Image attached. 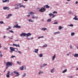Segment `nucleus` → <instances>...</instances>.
I'll list each match as a JSON object with an SVG mask.
<instances>
[{
    "label": "nucleus",
    "mask_w": 78,
    "mask_h": 78,
    "mask_svg": "<svg viewBox=\"0 0 78 78\" xmlns=\"http://www.w3.org/2000/svg\"><path fill=\"white\" fill-rule=\"evenodd\" d=\"M69 55H70V53H68V54H66V55H67V56H69Z\"/></svg>",
    "instance_id": "obj_59"
},
{
    "label": "nucleus",
    "mask_w": 78,
    "mask_h": 78,
    "mask_svg": "<svg viewBox=\"0 0 78 78\" xmlns=\"http://www.w3.org/2000/svg\"><path fill=\"white\" fill-rule=\"evenodd\" d=\"M6 76V77H7V78H9V74H7Z\"/></svg>",
    "instance_id": "obj_42"
},
{
    "label": "nucleus",
    "mask_w": 78,
    "mask_h": 78,
    "mask_svg": "<svg viewBox=\"0 0 78 78\" xmlns=\"http://www.w3.org/2000/svg\"><path fill=\"white\" fill-rule=\"evenodd\" d=\"M6 9H7V10H8V11L9 10V9H10V8H9V7L7 6V8Z\"/></svg>",
    "instance_id": "obj_32"
},
{
    "label": "nucleus",
    "mask_w": 78,
    "mask_h": 78,
    "mask_svg": "<svg viewBox=\"0 0 78 78\" xmlns=\"http://www.w3.org/2000/svg\"><path fill=\"white\" fill-rule=\"evenodd\" d=\"M62 27H61V26H59L58 27V29L59 30H61V29H62Z\"/></svg>",
    "instance_id": "obj_23"
},
{
    "label": "nucleus",
    "mask_w": 78,
    "mask_h": 78,
    "mask_svg": "<svg viewBox=\"0 0 78 78\" xmlns=\"http://www.w3.org/2000/svg\"><path fill=\"white\" fill-rule=\"evenodd\" d=\"M13 46H15V47H20V45H19V44H13Z\"/></svg>",
    "instance_id": "obj_14"
},
{
    "label": "nucleus",
    "mask_w": 78,
    "mask_h": 78,
    "mask_svg": "<svg viewBox=\"0 0 78 78\" xmlns=\"http://www.w3.org/2000/svg\"><path fill=\"white\" fill-rule=\"evenodd\" d=\"M9 0H2V3H5L6 2H8V3H9Z\"/></svg>",
    "instance_id": "obj_11"
},
{
    "label": "nucleus",
    "mask_w": 78,
    "mask_h": 78,
    "mask_svg": "<svg viewBox=\"0 0 78 78\" xmlns=\"http://www.w3.org/2000/svg\"><path fill=\"white\" fill-rule=\"evenodd\" d=\"M73 19L75 20H78V19L77 18V16H75L74 18H73Z\"/></svg>",
    "instance_id": "obj_19"
},
{
    "label": "nucleus",
    "mask_w": 78,
    "mask_h": 78,
    "mask_svg": "<svg viewBox=\"0 0 78 78\" xmlns=\"http://www.w3.org/2000/svg\"><path fill=\"white\" fill-rule=\"evenodd\" d=\"M38 49H35V51H34V52H35L36 53H37L38 52Z\"/></svg>",
    "instance_id": "obj_18"
},
{
    "label": "nucleus",
    "mask_w": 78,
    "mask_h": 78,
    "mask_svg": "<svg viewBox=\"0 0 78 78\" xmlns=\"http://www.w3.org/2000/svg\"><path fill=\"white\" fill-rule=\"evenodd\" d=\"M20 69L21 70H26V67L24 66H22L20 68Z\"/></svg>",
    "instance_id": "obj_6"
},
{
    "label": "nucleus",
    "mask_w": 78,
    "mask_h": 78,
    "mask_svg": "<svg viewBox=\"0 0 78 78\" xmlns=\"http://www.w3.org/2000/svg\"><path fill=\"white\" fill-rule=\"evenodd\" d=\"M12 27H8V28L9 29V30H11V29Z\"/></svg>",
    "instance_id": "obj_51"
},
{
    "label": "nucleus",
    "mask_w": 78,
    "mask_h": 78,
    "mask_svg": "<svg viewBox=\"0 0 78 78\" xmlns=\"http://www.w3.org/2000/svg\"><path fill=\"white\" fill-rule=\"evenodd\" d=\"M31 36V33H29L27 34H26L25 33H22L20 35V36L21 37H26V38L28 37L29 36Z\"/></svg>",
    "instance_id": "obj_1"
},
{
    "label": "nucleus",
    "mask_w": 78,
    "mask_h": 78,
    "mask_svg": "<svg viewBox=\"0 0 78 78\" xmlns=\"http://www.w3.org/2000/svg\"><path fill=\"white\" fill-rule=\"evenodd\" d=\"M75 34L74 32L71 33V36H74V35H75Z\"/></svg>",
    "instance_id": "obj_21"
},
{
    "label": "nucleus",
    "mask_w": 78,
    "mask_h": 78,
    "mask_svg": "<svg viewBox=\"0 0 78 78\" xmlns=\"http://www.w3.org/2000/svg\"><path fill=\"white\" fill-rule=\"evenodd\" d=\"M18 5H20H20H22V3H20L18 4Z\"/></svg>",
    "instance_id": "obj_61"
},
{
    "label": "nucleus",
    "mask_w": 78,
    "mask_h": 78,
    "mask_svg": "<svg viewBox=\"0 0 78 78\" xmlns=\"http://www.w3.org/2000/svg\"><path fill=\"white\" fill-rule=\"evenodd\" d=\"M55 16H53L52 17V18H53V17H55Z\"/></svg>",
    "instance_id": "obj_63"
},
{
    "label": "nucleus",
    "mask_w": 78,
    "mask_h": 78,
    "mask_svg": "<svg viewBox=\"0 0 78 78\" xmlns=\"http://www.w3.org/2000/svg\"><path fill=\"white\" fill-rule=\"evenodd\" d=\"M25 8V5H20V8Z\"/></svg>",
    "instance_id": "obj_22"
},
{
    "label": "nucleus",
    "mask_w": 78,
    "mask_h": 78,
    "mask_svg": "<svg viewBox=\"0 0 78 78\" xmlns=\"http://www.w3.org/2000/svg\"><path fill=\"white\" fill-rule=\"evenodd\" d=\"M5 37H6V36H4L3 38H4V39H5Z\"/></svg>",
    "instance_id": "obj_64"
},
{
    "label": "nucleus",
    "mask_w": 78,
    "mask_h": 78,
    "mask_svg": "<svg viewBox=\"0 0 78 78\" xmlns=\"http://www.w3.org/2000/svg\"><path fill=\"white\" fill-rule=\"evenodd\" d=\"M6 30H9V28H7L6 29Z\"/></svg>",
    "instance_id": "obj_62"
},
{
    "label": "nucleus",
    "mask_w": 78,
    "mask_h": 78,
    "mask_svg": "<svg viewBox=\"0 0 78 78\" xmlns=\"http://www.w3.org/2000/svg\"><path fill=\"white\" fill-rule=\"evenodd\" d=\"M43 65L44 66H46L47 65V64L46 63H44Z\"/></svg>",
    "instance_id": "obj_45"
},
{
    "label": "nucleus",
    "mask_w": 78,
    "mask_h": 78,
    "mask_svg": "<svg viewBox=\"0 0 78 78\" xmlns=\"http://www.w3.org/2000/svg\"><path fill=\"white\" fill-rule=\"evenodd\" d=\"M68 26H69L70 27H73V24H70V25H68Z\"/></svg>",
    "instance_id": "obj_39"
},
{
    "label": "nucleus",
    "mask_w": 78,
    "mask_h": 78,
    "mask_svg": "<svg viewBox=\"0 0 78 78\" xmlns=\"http://www.w3.org/2000/svg\"><path fill=\"white\" fill-rule=\"evenodd\" d=\"M28 14H30V16H32L31 18L33 19H34L35 18H36V19H37L38 18V17L37 16H35L34 15V12H29L28 13Z\"/></svg>",
    "instance_id": "obj_3"
},
{
    "label": "nucleus",
    "mask_w": 78,
    "mask_h": 78,
    "mask_svg": "<svg viewBox=\"0 0 78 78\" xmlns=\"http://www.w3.org/2000/svg\"><path fill=\"white\" fill-rule=\"evenodd\" d=\"M47 47V44H44L42 46V47Z\"/></svg>",
    "instance_id": "obj_25"
},
{
    "label": "nucleus",
    "mask_w": 78,
    "mask_h": 78,
    "mask_svg": "<svg viewBox=\"0 0 78 78\" xmlns=\"http://www.w3.org/2000/svg\"><path fill=\"white\" fill-rule=\"evenodd\" d=\"M14 64L12 63L11 62H6L5 66H6V68L8 69L9 67H11L12 66H14Z\"/></svg>",
    "instance_id": "obj_2"
},
{
    "label": "nucleus",
    "mask_w": 78,
    "mask_h": 78,
    "mask_svg": "<svg viewBox=\"0 0 78 78\" xmlns=\"http://www.w3.org/2000/svg\"><path fill=\"white\" fill-rule=\"evenodd\" d=\"M55 71V68H52L51 70V73H54Z\"/></svg>",
    "instance_id": "obj_9"
},
{
    "label": "nucleus",
    "mask_w": 78,
    "mask_h": 78,
    "mask_svg": "<svg viewBox=\"0 0 78 78\" xmlns=\"http://www.w3.org/2000/svg\"><path fill=\"white\" fill-rule=\"evenodd\" d=\"M9 16L6 17V19H9Z\"/></svg>",
    "instance_id": "obj_54"
},
{
    "label": "nucleus",
    "mask_w": 78,
    "mask_h": 78,
    "mask_svg": "<svg viewBox=\"0 0 78 78\" xmlns=\"http://www.w3.org/2000/svg\"><path fill=\"white\" fill-rule=\"evenodd\" d=\"M75 3H76V4H78V1H76V2Z\"/></svg>",
    "instance_id": "obj_60"
},
{
    "label": "nucleus",
    "mask_w": 78,
    "mask_h": 78,
    "mask_svg": "<svg viewBox=\"0 0 78 78\" xmlns=\"http://www.w3.org/2000/svg\"><path fill=\"white\" fill-rule=\"evenodd\" d=\"M43 56V54H40L39 55V57L40 58H42V56Z\"/></svg>",
    "instance_id": "obj_27"
},
{
    "label": "nucleus",
    "mask_w": 78,
    "mask_h": 78,
    "mask_svg": "<svg viewBox=\"0 0 78 78\" xmlns=\"http://www.w3.org/2000/svg\"><path fill=\"white\" fill-rule=\"evenodd\" d=\"M53 24H58V21L55 22L53 23Z\"/></svg>",
    "instance_id": "obj_47"
},
{
    "label": "nucleus",
    "mask_w": 78,
    "mask_h": 78,
    "mask_svg": "<svg viewBox=\"0 0 78 78\" xmlns=\"http://www.w3.org/2000/svg\"><path fill=\"white\" fill-rule=\"evenodd\" d=\"M21 27L20 26H19L18 24H16L13 27V28H20Z\"/></svg>",
    "instance_id": "obj_8"
},
{
    "label": "nucleus",
    "mask_w": 78,
    "mask_h": 78,
    "mask_svg": "<svg viewBox=\"0 0 78 78\" xmlns=\"http://www.w3.org/2000/svg\"><path fill=\"white\" fill-rule=\"evenodd\" d=\"M60 34V32H56L54 33V35H56V34Z\"/></svg>",
    "instance_id": "obj_13"
},
{
    "label": "nucleus",
    "mask_w": 78,
    "mask_h": 78,
    "mask_svg": "<svg viewBox=\"0 0 78 78\" xmlns=\"http://www.w3.org/2000/svg\"><path fill=\"white\" fill-rule=\"evenodd\" d=\"M4 48L5 49V50H7V48L5 47H4Z\"/></svg>",
    "instance_id": "obj_56"
},
{
    "label": "nucleus",
    "mask_w": 78,
    "mask_h": 78,
    "mask_svg": "<svg viewBox=\"0 0 78 78\" xmlns=\"http://www.w3.org/2000/svg\"><path fill=\"white\" fill-rule=\"evenodd\" d=\"M68 13L69 14H73L72 12L71 11H69Z\"/></svg>",
    "instance_id": "obj_34"
},
{
    "label": "nucleus",
    "mask_w": 78,
    "mask_h": 78,
    "mask_svg": "<svg viewBox=\"0 0 78 78\" xmlns=\"http://www.w3.org/2000/svg\"><path fill=\"white\" fill-rule=\"evenodd\" d=\"M0 23H1V24H4L5 23L3 22V21H0Z\"/></svg>",
    "instance_id": "obj_31"
},
{
    "label": "nucleus",
    "mask_w": 78,
    "mask_h": 78,
    "mask_svg": "<svg viewBox=\"0 0 78 78\" xmlns=\"http://www.w3.org/2000/svg\"><path fill=\"white\" fill-rule=\"evenodd\" d=\"M7 7V6H5L3 7V9H4L5 10V9H6Z\"/></svg>",
    "instance_id": "obj_40"
},
{
    "label": "nucleus",
    "mask_w": 78,
    "mask_h": 78,
    "mask_svg": "<svg viewBox=\"0 0 78 78\" xmlns=\"http://www.w3.org/2000/svg\"><path fill=\"white\" fill-rule=\"evenodd\" d=\"M44 73V72L42 71H41V70H39V72L38 73V75H41V74H43Z\"/></svg>",
    "instance_id": "obj_10"
},
{
    "label": "nucleus",
    "mask_w": 78,
    "mask_h": 78,
    "mask_svg": "<svg viewBox=\"0 0 78 78\" xmlns=\"http://www.w3.org/2000/svg\"><path fill=\"white\" fill-rule=\"evenodd\" d=\"M10 50H13L15 51H18V49L17 48H14L12 47H10Z\"/></svg>",
    "instance_id": "obj_4"
},
{
    "label": "nucleus",
    "mask_w": 78,
    "mask_h": 78,
    "mask_svg": "<svg viewBox=\"0 0 78 78\" xmlns=\"http://www.w3.org/2000/svg\"><path fill=\"white\" fill-rule=\"evenodd\" d=\"M44 8H50V6H48V5H47L44 6Z\"/></svg>",
    "instance_id": "obj_12"
},
{
    "label": "nucleus",
    "mask_w": 78,
    "mask_h": 78,
    "mask_svg": "<svg viewBox=\"0 0 78 78\" xmlns=\"http://www.w3.org/2000/svg\"><path fill=\"white\" fill-rule=\"evenodd\" d=\"M9 31L10 33H14V31L12 30H9Z\"/></svg>",
    "instance_id": "obj_30"
},
{
    "label": "nucleus",
    "mask_w": 78,
    "mask_h": 78,
    "mask_svg": "<svg viewBox=\"0 0 78 78\" xmlns=\"http://www.w3.org/2000/svg\"><path fill=\"white\" fill-rule=\"evenodd\" d=\"M14 57H16V56L14 55H12L11 57L10 58H14Z\"/></svg>",
    "instance_id": "obj_46"
},
{
    "label": "nucleus",
    "mask_w": 78,
    "mask_h": 78,
    "mask_svg": "<svg viewBox=\"0 0 78 78\" xmlns=\"http://www.w3.org/2000/svg\"><path fill=\"white\" fill-rule=\"evenodd\" d=\"M26 76V73H23L22 75V76L23 78V77H25V76Z\"/></svg>",
    "instance_id": "obj_16"
},
{
    "label": "nucleus",
    "mask_w": 78,
    "mask_h": 78,
    "mask_svg": "<svg viewBox=\"0 0 78 78\" xmlns=\"http://www.w3.org/2000/svg\"><path fill=\"white\" fill-rule=\"evenodd\" d=\"M49 16L51 17V16H52V13H51L48 14Z\"/></svg>",
    "instance_id": "obj_35"
},
{
    "label": "nucleus",
    "mask_w": 78,
    "mask_h": 78,
    "mask_svg": "<svg viewBox=\"0 0 78 78\" xmlns=\"http://www.w3.org/2000/svg\"><path fill=\"white\" fill-rule=\"evenodd\" d=\"M67 72V69H65L62 72V73H65V72Z\"/></svg>",
    "instance_id": "obj_29"
},
{
    "label": "nucleus",
    "mask_w": 78,
    "mask_h": 78,
    "mask_svg": "<svg viewBox=\"0 0 78 78\" xmlns=\"http://www.w3.org/2000/svg\"><path fill=\"white\" fill-rule=\"evenodd\" d=\"M19 4H17L14 5V6L15 7V9H19Z\"/></svg>",
    "instance_id": "obj_7"
},
{
    "label": "nucleus",
    "mask_w": 78,
    "mask_h": 78,
    "mask_svg": "<svg viewBox=\"0 0 78 78\" xmlns=\"http://www.w3.org/2000/svg\"><path fill=\"white\" fill-rule=\"evenodd\" d=\"M55 57H56V55H54L52 57V59H55Z\"/></svg>",
    "instance_id": "obj_36"
},
{
    "label": "nucleus",
    "mask_w": 78,
    "mask_h": 78,
    "mask_svg": "<svg viewBox=\"0 0 78 78\" xmlns=\"http://www.w3.org/2000/svg\"><path fill=\"white\" fill-rule=\"evenodd\" d=\"M13 51H13L12 50H11L10 52V53H12Z\"/></svg>",
    "instance_id": "obj_52"
},
{
    "label": "nucleus",
    "mask_w": 78,
    "mask_h": 78,
    "mask_svg": "<svg viewBox=\"0 0 78 78\" xmlns=\"http://www.w3.org/2000/svg\"><path fill=\"white\" fill-rule=\"evenodd\" d=\"M17 63L19 65H20L21 64L20 62H19V61L17 62Z\"/></svg>",
    "instance_id": "obj_43"
},
{
    "label": "nucleus",
    "mask_w": 78,
    "mask_h": 78,
    "mask_svg": "<svg viewBox=\"0 0 78 78\" xmlns=\"http://www.w3.org/2000/svg\"><path fill=\"white\" fill-rule=\"evenodd\" d=\"M13 75V73H11V74H10V75Z\"/></svg>",
    "instance_id": "obj_53"
},
{
    "label": "nucleus",
    "mask_w": 78,
    "mask_h": 78,
    "mask_svg": "<svg viewBox=\"0 0 78 78\" xmlns=\"http://www.w3.org/2000/svg\"><path fill=\"white\" fill-rule=\"evenodd\" d=\"M56 13V14H57V11H54L53 12V14H55Z\"/></svg>",
    "instance_id": "obj_50"
},
{
    "label": "nucleus",
    "mask_w": 78,
    "mask_h": 78,
    "mask_svg": "<svg viewBox=\"0 0 78 78\" xmlns=\"http://www.w3.org/2000/svg\"><path fill=\"white\" fill-rule=\"evenodd\" d=\"M42 30H43L44 31H45V30H47V28H43L41 29Z\"/></svg>",
    "instance_id": "obj_17"
},
{
    "label": "nucleus",
    "mask_w": 78,
    "mask_h": 78,
    "mask_svg": "<svg viewBox=\"0 0 78 78\" xmlns=\"http://www.w3.org/2000/svg\"><path fill=\"white\" fill-rule=\"evenodd\" d=\"M19 41V39H17V40H15V41Z\"/></svg>",
    "instance_id": "obj_57"
},
{
    "label": "nucleus",
    "mask_w": 78,
    "mask_h": 78,
    "mask_svg": "<svg viewBox=\"0 0 78 78\" xmlns=\"http://www.w3.org/2000/svg\"><path fill=\"white\" fill-rule=\"evenodd\" d=\"M69 48L70 49H72L73 48V47H72V45H70L69 46Z\"/></svg>",
    "instance_id": "obj_33"
},
{
    "label": "nucleus",
    "mask_w": 78,
    "mask_h": 78,
    "mask_svg": "<svg viewBox=\"0 0 78 78\" xmlns=\"http://www.w3.org/2000/svg\"><path fill=\"white\" fill-rule=\"evenodd\" d=\"M12 14H9V15H8V16H9V17H11V16H12Z\"/></svg>",
    "instance_id": "obj_44"
},
{
    "label": "nucleus",
    "mask_w": 78,
    "mask_h": 78,
    "mask_svg": "<svg viewBox=\"0 0 78 78\" xmlns=\"http://www.w3.org/2000/svg\"><path fill=\"white\" fill-rule=\"evenodd\" d=\"M69 78H73V76H69Z\"/></svg>",
    "instance_id": "obj_58"
},
{
    "label": "nucleus",
    "mask_w": 78,
    "mask_h": 78,
    "mask_svg": "<svg viewBox=\"0 0 78 78\" xmlns=\"http://www.w3.org/2000/svg\"><path fill=\"white\" fill-rule=\"evenodd\" d=\"M2 56H3V55H2V52H1V51H0V56L2 57Z\"/></svg>",
    "instance_id": "obj_41"
},
{
    "label": "nucleus",
    "mask_w": 78,
    "mask_h": 78,
    "mask_svg": "<svg viewBox=\"0 0 78 78\" xmlns=\"http://www.w3.org/2000/svg\"><path fill=\"white\" fill-rule=\"evenodd\" d=\"M27 17H30V15H29L27 16Z\"/></svg>",
    "instance_id": "obj_55"
},
{
    "label": "nucleus",
    "mask_w": 78,
    "mask_h": 78,
    "mask_svg": "<svg viewBox=\"0 0 78 78\" xmlns=\"http://www.w3.org/2000/svg\"><path fill=\"white\" fill-rule=\"evenodd\" d=\"M16 74V76H19L20 75V74L18 72Z\"/></svg>",
    "instance_id": "obj_28"
},
{
    "label": "nucleus",
    "mask_w": 78,
    "mask_h": 78,
    "mask_svg": "<svg viewBox=\"0 0 78 78\" xmlns=\"http://www.w3.org/2000/svg\"><path fill=\"white\" fill-rule=\"evenodd\" d=\"M18 72H17L16 71H13L14 73H15V74H16Z\"/></svg>",
    "instance_id": "obj_37"
},
{
    "label": "nucleus",
    "mask_w": 78,
    "mask_h": 78,
    "mask_svg": "<svg viewBox=\"0 0 78 78\" xmlns=\"http://www.w3.org/2000/svg\"><path fill=\"white\" fill-rule=\"evenodd\" d=\"M74 57H78V54H75V55H73Z\"/></svg>",
    "instance_id": "obj_20"
},
{
    "label": "nucleus",
    "mask_w": 78,
    "mask_h": 78,
    "mask_svg": "<svg viewBox=\"0 0 78 78\" xmlns=\"http://www.w3.org/2000/svg\"><path fill=\"white\" fill-rule=\"evenodd\" d=\"M10 73V71H8V73H7V74H8L9 75V74Z\"/></svg>",
    "instance_id": "obj_49"
},
{
    "label": "nucleus",
    "mask_w": 78,
    "mask_h": 78,
    "mask_svg": "<svg viewBox=\"0 0 78 78\" xmlns=\"http://www.w3.org/2000/svg\"><path fill=\"white\" fill-rule=\"evenodd\" d=\"M45 11V9H44V8H42L41 9H39V11L43 12H44Z\"/></svg>",
    "instance_id": "obj_5"
},
{
    "label": "nucleus",
    "mask_w": 78,
    "mask_h": 78,
    "mask_svg": "<svg viewBox=\"0 0 78 78\" xmlns=\"http://www.w3.org/2000/svg\"><path fill=\"white\" fill-rule=\"evenodd\" d=\"M18 53H20V54H22V52L20 51H18L17 52Z\"/></svg>",
    "instance_id": "obj_48"
},
{
    "label": "nucleus",
    "mask_w": 78,
    "mask_h": 78,
    "mask_svg": "<svg viewBox=\"0 0 78 78\" xmlns=\"http://www.w3.org/2000/svg\"><path fill=\"white\" fill-rule=\"evenodd\" d=\"M51 19H49L47 20V22H51Z\"/></svg>",
    "instance_id": "obj_24"
},
{
    "label": "nucleus",
    "mask_w": 78,
    "mask_h": 78,
    "mask_svg": "<svg viewBox=\"0 0 78 78\" xmlns=\"http://www.w3.org/2000/svg\"><path fill=\"white\" fill-rule=\"evenodd\" d=\"M44 36H42L38 37V39H40V38H44Z\"/></svg>",
    "instance_id": "obj_38"
},
{
    "label": "nucleus",
    "mask_w": 78,
    "mask_h": 78,
    "mask_svg": "<svg viewBox=\"0 0 78 78\" xmlns=\"http://www.w3.org/2000/svg\"><path fill=\"white\" fill-rule=\"evenodd\" d=\"M28 21H29V22H34V21L32 20L31 19H29L27 20Z\"/></svg>",
    "instance_id": "obj_15"
},
{
    "label": "nucleus",
    "mask_w": 78,
    "mask_h": 78,
    "mask_svg": "<svg viewBox=\"0 0 78 78\" xmlns=\"http://www.w3.org/2000/svg\"><path fill=\"white\" fill-rule=\"evenodd\" d=\"M40 67L41 69H42L43 68H44V66L43 65H41L40 66Z\"/></svg>",
    "instance_id": "obj_26"
}]
</instances>
